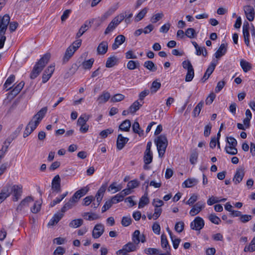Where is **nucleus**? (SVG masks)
Segmentation results:
<instances>
[{"instance_id": "6ab92c4d", "label": "nucleus", "mask_w": 255, "mask_h": 255, "mask_svg": "<svg viewBox=\"0 0 255 255\" xmlns=\"http://www.w3.org/2000/svg\"><path fill=\"white\" fill-rule=\"evenodd\" d=\"M107 187V185L106 184H103L98 190L95 197H94L95 199L96 198V200L98 201V202H101Z\"/></svg>"}, {"instance_id": "680f3d73", "label": "nucleus", "mask_w": 255, "mask_h": 255, "mask_svg": "<svg viewBox=\"0 0 255 255\" xmlns=\"http://www.w3.org/2000/svg\"><path fill=\"white\" fill-rule=\"evenodd\" d=\"M113 131L114 130L112 128H109L101 131L100 133V135L102 138H105L107 137L109 134L113 133Z\"/></svg>"}, {"instance_id": "c03bdc74", "label": "nucleus", "mask_w": 255, "mask_h": 255, "mask_svg": "<svg viewBox=\"0 0 255 255\" xmlns=\"http://www.w3.org/2000/svg\"><path fill=\"white\" fill-rule=\"evenodd\" d=\"M203 105L204 102L203 101H201L195 107L193 112V115L194 117H197L199 116L201 110L203 107Z\"/></svg>"}, {"instance_id": "b1692460", "label": "nucleus", "mask_w": 255, "mask_h": 255, "mask_svg": "<svg viewBox=\"0 0 255 255\" xmlns=\"http://www.w3.org/2000/svg\"><path fill=\"white\" fill-rule=\"evenodd\" d=\"M127 138L123 137L121 134L118 135L117 140V147L119 150H121L127 142Z\"/></svg>"}, {"instance_id": "bb28decb", "label": "nucleus", "mask_w": 255, "mask_h": 255, "mask_svg": "<svg viewBox=\"0 0 255 255\" xmlns=\"http://www.w3.org/2000/svg\"><path fill=\"white\" fill-rule=\"evenodd\" d=\"M110 94L108 92H104L103 94L99 97L97 101L99 104H103L107 102L110 98Z\"/></svg>"}, {"instance_id": "052dcab7", "label": "nucleus", "mask_w": 255, "mask_h": 255, "mask_svg": "<svg viewBox=\"0 0 255 255\" xmlns=\"http://www.w3.org/2000/svg\"><path fill=\"white\" fill-rule=\"evenodd\" d=\"M184 223L182 221L178 222L175 225V230L178 233L182 232L184 230Z\"/></svg>"}, {"instance_id": "4c0bfd02", "label": "nucleus", "mask_w": 255, "mask_h": 255, "mask_svg": "<svg viewBox=\"0 0 255 255\" xmlns=\"http://www.w3.org/2000/svg\"><path fill=\"white\" fill-rule=\"evenodd\" d=\"M133 131L137 133L139 136H141L143 134V131L140 128L138 122H135L133 123L132 126Z\"/></svg>"}, {"instance_id": "e433bc0d", "label": "nucleus", "mask_w": 255, "mask_h": 255, "mask_svg": "<svg viewBox=\"0 0 255 255\" xmlns=\"http://www.w3.org/2000/svg\"><path fill=\"white\" fill-rule=\"evenodd\" d=\"M83 224V220L82 219H74L69 223V227L73 228H77L80 227Z\"/></svg>"}, {"instance_id": "a18cd8bd", "label": "nucleus", "mask_w": 255, "mask_h": 255, "mask_svg": "<svg viewBox=\"0 0 255 255\" xmlns=\"http://www.w3.org/2000/svg\"><path fill=\"white\" fill-rule=\"evenodd\" d=\"M94 62L93 58L84 61L82 64V68L85 70H89L91 68Z\"/></svg>"}, {"instance_id": "c756f323", "label": "nucleus", "mask_w": 255, "mask_h": 255, "mask_svg": "<svg viewBox=\"0 0 255 255\" xmlns=\"http://www.w3.org/2000/svg\"><path fill=\"white\" fill-rule=\"evenodd\" d=\"M117 8L115 7H111L105 12L101 17V20L102 21L106 20L108 17L111 16L116 10Z\"/></svg>"}, {"instance_id": "dca6fc26", "label": "nucleus", "mask_w": 255, "mask_h": 255, "mask_svg": "<svg viewBox=\"0 0 255 255\" xmlns=\"http://www.w3.org/2000/svg\"><path fill=\"white\" fill-rule=\"evenodd\" d=\"M128 194V188L123 190L121 192L114 196L111 200L114 204H116L123 201L124 197Z\"/></svg>"}, {"instance_id": "4be33fe9", "label": "nucleus", "mask_w": 255, "mask_h": 255, "mask_svg": "<svg viewBox=\"0 0 255 255\" xmlns=\"http://www.w3.org/2000/svg\"><path fill=\"white\" fill-rule=\"evenodd\" d=\"M64 214L63 213H55L53 217L51 219L49 223L48 226H54L57 224L58 222L63 218Z\"/></svg>"}, {"instance_id": "f3484780", "label": "nucleus", "mask_w": 255, "mask_h": 255, "mask_svg": "<svg viewBox=\"0 0 255 255\" xmlns=\"http://www.w3.org/2000/svg\"><path fill=\"white\" fill-rule=\"evenodd\" d=\"M108 48V42L103 41L99 44L97 49V53L99 55H104L107 52Z\"/></svg>"}, {"instance_id": "69168bd1", "label": "nucleus", "mask_w": 255, "mask_h": 255, "mask_svg": "<svg viewBox=\"0 0 255 255\" xmlns=\"http://www.w3.org/2000/svg\"><path fill=\"white\" fill-rule=\"evenodd\" d=\"M124 98V96L121 94H117L115 95L111 99V101L112 102H118L121 101Z\"/></svg>"}, {"instance_id": "39448f33", "label": "nucleus", "mask_w": 255, "mask_h": 255, "mask_svg": "<svg viewBox=\"0 0 255 255\" xmlns=\"http://www.w3.org/2000/svg\"><path fill=\"white\" fill-rule=\"evenodd\" d=\"M127 16L126 12L121 13L116 16L112 21L109 24L106 28L104 34L105 35L111 33L117 27V26L121 23V22Z\"/></svg>"}, {"instance_id": "1a4fd4ad", "label": "nucleus", "mask_w": 255, "mask_h": 255, "mask_svg": "<svg viewBox=\"0 0 255 255\" xmlns=\"http://www.w3.org/2000/svg\"><path fill=\"white\" fill-rule=\"evenodd\" d=\"M244 11L247 19L250 21H253L255 17L254 7L250 5L244 6Z\"/></svg>"}, {"instance_id": "cd10ccee", "label": "nucleus", "mask_w": 255, "mask_h": 255, "mask_svg": "<svg viewBox=\"0 0 255 255\" xmlns=\"http://www.w3.org/2000/svg\"><path fill=\"white\" fill-rule=\"evenodd\" d=\"M118 61L117 57L112 56L107 59L106 66L108 68H111L116 65Z\"/></svg>"}, {"instance_id": "e2e57ef3", "label": "nucleus", "mask_w": 255, "mask_h": 255, "mask_svg": "<svg viewBox=\"0 0 255 255\" xmlns=\"http://www.w3.org/2000/svg\"><path fill=\"white\" fill-rule=\"evenodd\" d=\"M128 69L133 70L139 66V63L138 61H128Z\"/></svg>"}, {"instance_id": "a878e982", "label": "nucleus", "mask_w": 255, "mask_h": 255, "mask_svg": "<svg viewBox=\"0 0 255 255\" xmlns=\"http://www.w3.org/2000/svg\"><path fill=\"white\" fill-rule=\"evenodd\" d=\"M161 246L164 250H171L166 236L164 234L161 236Z\"/></svg>"}, {"instance_id": "6e6d98bb", "label": "nucleus", "mask_w": 255, "mask_h": 255, "mask_svg": "<svg viewBox=\"0 0 255 255\" xmlns=\"http://www.w3.org/2000/svg\"><path fill=\"white\" fill-rule=\"evenodd\" d=\"M236 146H226L225 147L226 151L227 153L231 154V155H235L238 152V150Z\"/></svg>"}, {"instance_id": "0eeeda50", "label": "nucleus", "mask_w": 255, "mask_h": 255, "mask_svg": "<svg viewBox=\"0 0 255 255\" xmlns=\"http://www.w3.org/2000/svg\"><path fill=\"white\" fill-rule=\"evenodd\" d=\"M205 225L204 220L200 217H196L190 223V228L195 231H200Z\"/></svg>"}, {"instance_id": "473e14b6", "label": "nucleus", "mask_w": 255, "mask_h": 255, "mask_svg": "<svg viewBox=\"0 0 255 255\" xmlns=\"http://www.w3.org/2000/svg\"><path fill=\"white\" fill-rule=\"evenodd\" d=\"M24 85V83L23 81L20 82L11 91V94L14 96H16L22 90Z\"/></svg>"}, {"instance_id": "4d7b16f0", "label": "nucleus", "mask_w": 255, "mask_h": 255, "mask_svg": "<svg viewBox=\"0 0 255 255\" xmlns=\"http://www.w3.org/2000/svg\"><path fill=\"white\" fill-rule=\"evenodd\" d=\"M139 237H140L139 231L135 230L134 232V233L132 235V241L134 244H135L136 245H138L139 244V243L140 242Z\"/></svg>"}, {"instance_id": "7c9ffc66", "label": "nucleus", "mask_w": 255, "mask_h": 255, "mask_svg": "<svg viewBox=\"0 0 255 255\" xmlns=\"http://www.w3.org/2000/svg\"><path fill=\"white\" fill-rule=\"evenodd\" d=\"M15 76L13 75H11L6 80L3 85V87L6 91L10 90L11 88L10 85L14 82Z\"/></svg>"}, {"instance_id": "aec40b11", "label": "nucleus", "mask_w": 255, "mask_h": 255, "mask_svg": "<svg viewBox=\"0 0 255 255\" xmlns=\"http://www.w3.org/2000/svg\"><path fill=\"white\" fill-rule=\"evenodd\" d=\"M126 38L123 35H119L115 39V42L112 45V48L114 50L117 49L120 45L122 44L125 41Z\"/></svg>"}, {"instance_id": "9d476101", "label": "nucleus", "mask_w": 255, "mask_h": 255, "mask_svg": "<svg viewBox=\"0 0 255 255\" xmlns=\"http://www.w3.org/2000/svg\"><path fill=\"white\" fill-rule=\"evenodd\" d=\"M105 231L104 226L102 224H97L94 227L92 232V237L94 239L99 238Z\"/></svg>"}, {"instance_id": "774afa93", "label": "nucleus", "mask_w": 255, "mask_h": 255, "mask_svg": "<svg viewBox=\"0 0 255 255\" xmlns=\"http://www.w3.org/2000/svg\"><path fill=\"white\" fill-rule=\"evenodd\" d=\"M116 254L117 255H127L128 254V244L125 245L122 249L118 250Z\"/></svg>"}, {"instance_id": "de8ad7c7", "label": "nucleus", "mask_w": 255, "mask_h": 255, "mask_svg": "<svg viewBox=\"0 0 255 255\" xmlns=\"http://www.w3.org/2000/svg\"><path fill=\"white\" fill-rule=\"evenodd\" d=\"M144 67L151 71H155L157 67L151 61H146L144 63Z\"/></svg>"}, {"instance_id": "5fc2aeb1", "label": "nucleus", "mask_w": 255, "mask_h": 255, "mask_svg": "<svg viewBox=\"0 0 255 255\" xmlns=\"http://www.w3.org/2000/svg\"><path fill=\"white\" fill-rule=\"evenodd\" d=\"M144 252L147 255H157L160 253V251L158 249L150 248L145 249Z\"/></svg>"}, {"instance_id": "3c124183", "label": "nucleus", "mask_w": 255, "mask_h": 255, "mask_svg": "<svg viewBox=\"0 0 255 255\" xmlns=\"http://www.w3.org/2000/svg\"><path fill=\"white\" fill-rule=\"evenodd\" d=\"M152 152H145L143 157V160L144 163L146 164H150L152 161Z\"/></svg>"}, {"instance_id": "864d4df0", "label": "nucleus", "mask_w": 255, "mask_h": 255, "mask_svg": "<svg viewBox=\"0 0 255 255\" xmlns=\"http://www.w3.org/2000/svg\"><path fill=\"white\" fill-rule=\"evenodd\" d=\"M89 118V116L86 115L81 116L78 120L77 124L80 126L86 124V122L88 121Z\"/></svg>"}, {"instance_id": "603ef678", "label": "nucleus", "mask_w": 255, "mask_h": 255, "mask_svg": "<svg viewBox=\"0 0 255 255\" xmlns=\"http://www.w3.org/2000/svg\"><path fill=\"white\" fill-rule=\"evenodd\" d=\"M185 35L189 38H193L197 36V33L194 28H188L185 31Z\"/></svg>"}, {"instance_id": "a19ab883", "label": "nucleus", "mask_w": 255, "mask_h": 255, "mask_svg": "<svg viewBox=\"0 0 255 255\" xmlns=\"http://www.w3.org/2000/svg\"><path fill=\"white\" fill-rule=\"evenodd\" d=\"M9 196V193L7 192L5 186L1 189L0 192V204L2 203L6 198Z\"/></svg>"}, {"instance_id": "0e129e2a", "label": "nucleus", "mask_w": 255, "mask_h": 255, "mask_svg": "<svg viewBox=\"0 0 255 255\" xmlns=\"http://www.w3.org/2000/svg\"><path fill=\"white\" fill-rule=\"evenodd\" d=\"M95 201V198L93 196L86 197L83 199V205L87 206L89 205L93 201Z\"/></svg>"}, {"instance_id": "37998d69", "label": "nucleus", "mask_w": 255, "mask_h": 255, "mask_svg": "<svg viewBox=\"0 0 255 255\" xmlns=\"http://www.w3.org/2000/svg\"><path fill=\"white\" fill-rule=\"evenodd\" d=\"M148 9V8L144 7L140 12H139L135 17V21L137 22L141 20L147 13Z\"/></svg>"}, {"instance_id": "13d9d810", "label": "nucleus", "mask_w": 255, "mask_h": 255, "mask_svg": "<svg viewBox=\"0 0 255 255\" xmlns=\"http://www.w3.org/2000/svg\"><path fill=\"white\" fill-rule=\"evenodd\" d=\"M198 153L196 150L192 151L190 157V162L192 164H194L197 161Z\"/></svg>"}, {"instance_id": "393cba45", "label": "nucleus", "mask_w": 255, "mask_h": 255, "mask_svg": "<svg viewBox=\"0 0 255 255\" xmlns=\"http://www.w3.org/2000/svg\"><path fill=\"white\" fill-rule=\"evenodd\" d=\"M90 24V22L86 21L84 24L81 26L78 32L77 33V38L80 37L89 29Z\"/></svg>"}, {"instance_id": "f03ea898", "label": "nucleus", "mask_w": 255, "mask_h": 255, "mask_svg": "<svg viewBox=\"0 0 255 255\" xmlns=\"http://www.w3.org/2000/svg\"><path fill=\"white\" fill-rule=\"evenodd\" d=\"M10 21L9 15L6 14L2 17L0 16V49L3 47L6 37L4 36Z\"/></svg>"}, {"instance_id": "338daca9", "label": "nucleus", "mask_w": 255, "mask_h": 255, "mask_svg": "<svg viewBox=\"0 0 255 255\" xmlns=\"http://www.w3.org/2000/svg\"><path fill=\"white\" fill-rule=\"evenodd\" d=\"M163 13H162V12L158 13H156V14H154V15H153V16L151 17L150 20L152 23H156L158 21H159L160 19H161L163 17Z\"/></svg>"}, {"instance_id": "5701e85b", "label": "nucleus", "mask_w": 255, "mask_h": 255, "mask_svg": "<svg viewBox=\"0 0 255 255\" xmlns=\"http://www.w3.org/2000/svg\"><path fill=\"white\" fill-rule=\"evenodd\" d=\"M82 216L86 220L93 221L99 218V216L94 213L84 212L82 214Z\"/></svg>"}, {"instance_id": "ea45409f", "label": "nucleus", "mask_w": 255, "mask_h": 255, "mask_svg": "<svg viewBox=\"0 0 255 255\" xmlns=\"http://www.w3.org/2000/svg\"><path fill=\"white\" fill-rule=\"evenodd\" d=\"M143 102L140 103L138 101H135L129 107L130 112L133 113L137 111L139 108L142 105Z\"/></svg>"}, {"instance_id": "09e8293b", "label": "nucleus", "mask_w": 255, "mask_h": 255, "mask_svg": "<svg viewBox=\"0 0 255 255\" xmlns=\"http://www.w3.org/2000/svg\"><path fill=\"white\" fill-rule=\"evenodd\" d=\"M33 201L32 198L30 196L26 197L23 200H22L20 204L17 207V209H21L22 206L28 205V203Z\"/></svg>"}, {"instance_id": "423d86ee", "label": "nucleus", "mask_w": 255, "mask_h": 255, "mask_svg": "<svg viewBox=\"0 0 255 255\" xmlns=\"http://www.w3.org/2000/svg\"><path fill=\"white\" fill-rule=\"evenodd\" d=\"M182 65L183 68L187 70L185 77V81H191L194 76V70L190 61L188 60H185L183 61Z\"/></svg>"}, {"instance_id": "58836bf2", "label": "nucleus", "mask_w": 255, "mask_h": 255, "mask_svg": "<svg viewBox=\"0 0 255 255\" xmlns=\"http://www.w3.org/2000/svg\"><path fill=\"white\" fill-rule=\"evenodd\" d=\"M12 140H13L12 138L8 137L7 138H6V139L4 142V143H3L4 145L2 147L1 149H0V151L4 155L5 153L7 151L8 146Z\"/></svg>"}, {"instance_id": "20e7f679", "label": "nucleus", "mask_w": 255, "mask_h": 255, "mask_svg": "<svg viewBox=\"0 0 255 255\" xmlns=\"http://www.w3.org/2000/svg\"><path fill=\"white\" fill-rule=\"evenodd\" d=\"M158 152L159 157H162L165 153L168 144L166 137L163 135L158 136L154 141Z\"/></svg>"}, {"instance_id": "49530a36", "label": "nucleus", "mask_w": 255, "mask_h": 255, "mask_svg": "<svg viewBox=\"0 0 255 255\" xmlns=\"http://www.w3.org/2000/svg\"><path fill=\"white\" fill-rule=\"evenodd\" d=\"M149 203V199L147 196V194H144L143 196L141 197L140 199L139 203H138V208H142L146 205L148 204Z\"/></svg>"}, {"instance_id": "7ed1b4c3", "label": "nucleus", "mask_w": 255, "mask_h": 255, "mask_svg": "<svg viewBox=\"0 0 255 255\" xmlns=\"http://www.w3.org/2000/svg\"><path fill=\"white\" fill-rule=\"evenodd\" d=\"M9 196L12 195V199L14 202L17 201L21 198L22 193V186L21 185H12L7 184L5 185Z\"/></svg>"}, {"instance_id": "412c9836", "label": "nucleus", "mask_w": 255, "mask_h": 255, "mask_svg": "<svg viewBox=\"0 0 255 255\" xmlns=\"http://www.w3.org/2000/svg\"><path fill=\"white\" fill-rule=\"evenodd\" d=\"M75 52V50H74L70 47H68L64 54V55L63 58V62L65 63L67 62L69 59L72 57L74 53Z\"/></svg>"}, {"instance_id": "6e6552de", "label": "nucleus", "mask_w": 255, "mask_h": 255, "mask_svg": "<svg viewBox=\"0 0 255 255\" xmlns=\"http://www.w3.org/2000/svg\"><path fill=\"white\" fill-rule=\"evenodd\" d=\"M192 206V209L189 211V214L193 217L199 213L205 207V203L198 201Z\"/></svg>"}, {"instance_id": "2eb2a0df", "label": "nucleus", "mask_w": 255, "mask_h": 255, "mask_svg": "<svg viewBox=\"0 0 255 255\" xmlns=\"http://www.w3.org/2000/svg\"><path fill=\"white\" fill-rule=\"evenodd\" d=\"M37 127L36 123H33V121H30L25 128L23 132V137L28 136Z\"/></svg>"}, {"instance_id": "a211bd4d", "label": "nucleus", "mask_w": 255, "mask_h": 255, "mask_svg": "<svg viewBox=\"0 0 255 255\" xmlns=\"http://www.w3.org/2000/svg\"><path fill=\"white\" fill-rule=\"evenodd\" d=\"M227 52V44L222 43L221 44L219 49L215 52L214 55L217 59L220 58L223 55H224Z\"/></svg>"}, {"instance_id": "f257e3e1", "label": "nucleus", "mask_w": 255, "mask_h": 255, "mask_svg": "<svg viewBox=\"0 0 255 255\" xmlns=\"http://www.w3.org/2000/svg\"><path fill=\"white\" fill-rule=\"evenodd\" d=\"M50 58V54L47 53L36 63L32 72L30 73V78L34 79L36 78L43 69L45 65L48 63Z\"/></svg>"}, {"instance_id": "c9c22d12", "label": "nucleus", "mask_w": 255, "mask_h": 255, "mask_svg": "<svg viewBox=\"0 0 255 255\" xmlns=\"http://www.w3.org/2000/svg\"><path fill=\"white\" fill-rule=\"evenodd\" d=\"M217 63L218 60H213L212 62L210 63V65L208 66V68L207 69L205 72V73H206V74H208V77H210V76L213 72Z\"/></svg>"}, {"instance_id": "2f4dec72", "label": "nucleus", "mask_w": 255, "mask_h": 255, "mask_svg": "<svg viewBox=\"0 0 255 255\" xmlns=\"http://www.w3.org/2000/svg\"><path fill=\"white\" fill-rule=\"evenodd\" d=\"M197 183L198 180L197 179L194 178H188L183 183L182 186L184 187L189 188L196 185Z\"/></svg>"}, {"instance_id": "72a5a7b5", "label": "nucleus", "mask_w": 255, "mask_h": 255, "mask_svg": "<svg viewBox=\"0 0 255 255\" xmlns=\"http://www.w3.org/2000/svg\"><path fill=\"white\" fill-rule=\"evenodd\" d=\"M122 189V186L121 184H117V183L114 182L112 183L108 188V191L115 193L118 191H120Z\"/></svg>"}, {"instance_id": "ddd939ff", "label": "nucleus", "mask_w": 255, "mask_h": 255, "mask_svg": "<svg viewBox=\"0 0 255 255\" xmlns=\"http://www.w3.org/2000/svg\"><path fill=\"white\" fill-rule=\"evenodd\" d=\"M61 179L59 175H56L53 178L52 183L51 187L52 189L57 193H59L61 191Z\"/></svg>"}, {"instance_id": "79ce46f5", "label": "nucleus", "mask_w": 255, "mask_h": 255, "mask_svg": "<svg viewBox=\"0 0 255 255\" xmlns=\"http://www.w3.org/2000/svg\"><path fill=\"white\" fill-rule=\"evenodd\" d=\"M255 251V237L253 238L249 245L245 246L244 251L245 252H253Z\"/></svg>"}, {"instance_id": "c85d7f7f", "label": "nucleus", "mask_w": 255, "mask_h": 255, "mask_svg": "<svg viewBox=\"0 0 255 255\" xmlns=\"http://www.w3.org/2000/svg\"><path fill=\"white\" fill-rule=\"evenodd\" d=\"M240 65L244 72L246 73L250 71L252 68V64L244 59L241 60Z\"/></svg>"}, {"instance_id": "bf43d9fd", "label": "nucleus", "mask_w": 255, "mask_h": 255, "mask_svg": "<svg viewBox=\"0 0 255 255\" xmlns=\"http://www.w3.org/2000/svg\"><path fill=\"white\" fill-rule=\"evenodd\" d=\"M161 84L159 82L154 81L153 82L150 88V91L152 94L155 93L160 88Z\"/></svg>"}, {"instance_id": "9b49d317", "label": "nucleus", "mask_w": 255, "mask_h": 255, "mask_svg": "<svg viewBox=\"0 0 255 255\" xmlns=\"http://www.w3.org/2000/svg\"><path fill=\"white\" fill-rule=\"evenodd\" d=\"M250 24L248 21H245L243 26V32L244 38V41L247 46H250Z\"/></svg>"}, {"instance_id": "f704fd0d", "label": "nucleus", "mask_w": 255, "mask_h": 255, "mask_svg": "<svg viewBox=\"0 0 255 255\" xmlns=\"http://www.w3.org/2000/svg\"><path fill=\"white\" fill-rule=\"evenodd\" d=\"M139 182L137 179H134L128 182V194L132 193V190L137 187Z\"/></svg>"}, {"instance_id": "8fccbe9b", "label": "nucleus", "mask_w": 255, "mask_h": 255, "mask_svg": "<svg viewBox=\"0 0 255 255\" xmlns=\"http://www.w3.org/2000/svg\"><path fill=\"white\" fill-rule=\"evenodd\" d=\"M208 218L212 223L216 225H219L221 222L220 218L217 216L214 213L209 215Z\"/></svg>"}, {"instance_id": "4468645a", "label": "nucleus", "mask_w": 255, "mask_h": 255, "mask_svg": "<svg viewBox=\"0 0 255 255\" xmlns=\"http://www.w3.org/2000/svg\"><path fill=\"white\" fill-rule=\"evenodd\" d=\"M245 172L244 169L241 168L237 169L233 179V181L235 184L237 185L242 181L243 178L245 176Z\"/></svg>"}, {"instance_id": "f8f14e48", "label": "nucleus", "mask_w": 255, "mask_h": 255, "mask_svg": "<svg viewBox=\"0 0 255 255\" xmlns=\"http://www.w3.org/2000/svg\"><path fill=\"white\" fill-rule=\"evenodd\" d=\"M47 107H45L42 108L36 115L33 116L31 121H33V123H36V125L38 126L40 122L42 120L47 113Z\"/></svg>"}]
</instances>
